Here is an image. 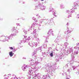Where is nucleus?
<instances>
[{"label":"nucleus","instance_id":"nucleus-9","mask_svg":"<svg viewBox=\"0 0 79 79\" xmlns=\"http://www.w3.org/2000/svg\"><path fill=\"white\" fill-rule=\"evenodd\" d=\"M26 68H27V66H26Z\"/></svg>","mask_w":79,"mask_h":79},{"label":"nucleus","instance_id":"nucleus-4","mask_svg":"<svg viewBox=\"0 0 79 79\" xmlns=\"http://www.w3.org/2000/svg\"><path fill=\"white\" fill-rule=\"evenodd\" d=\"M9 48L10 49H11V50H13V47H10Z\"/></svg>","mask_w":79,"mask_h":79},{"label":"nucleus","instance_id":"nucleus-7","mask_svg":"<svg viewBox=\"0 0 79 79\" xmlns=\"http://www.w3.org/2000/svg\"><path fill=\"white\" fill-rule=\"evenodd\" d=\"M76 54H78V52H76Z\"/></svg>","mask_w":79,"mask_h":79},{"label":"nucleus","instance_id":"nucleus-2","mask_svg":"<svg viewBox=\"0 0 79 79\" xmlns=\"http://www.w3.org/2000/svg\"><path fill=\"white\" fill-rule=\"evenodd\" d=\"M50 55L51 56H53V52H52L50 54Z\"/></svg>","mask_w":79,"mask_h":79},{"label":"nucleus","instance_id":"nucleus-8","mask_svg":"<svg viewBox=\"0 0 79 79\" xmlns=\"http://www.w3.org/2000/svg\"><path fill=\"white\" fill-rule=\"evenodd\" d=\"M44 0H41V1H44Z\"/></svg>","mask_w":79,"mask_h":79},{"label":"nucleus","instance_id":"nucleus-6","mask_svg":"<svg viewBox=\"0 0 79 79\" xmlns=\"http://www.w3.org/2000/svg\"><path fill=\"white\" fill-rule=\"evenodd\" d=\"M77 45H79V43H77Z\"/></svg>","mask_w":79,"mask_h":79},{"label":"nucleus","instance_id":"nucleus-1","mask_svg":"<svg viewBox=\"0 0 79 79\" xmlns=\"http://www.w3.org/2000/svg\"><path fill=\"white\" fill-rule=\"evenodd\" d=\"M9 55L10 56H12L13 55H14V53H13L12 52H10L9 53Z\"/></svg>","mask_w":79,"mask_h":79},{"label":"nucleus","instance_id":"nucleus-5","mask_svg":"<svg viewBox=\"0 0 79 79\" xmlns=\"http://www.w3.org/2000/svg\"><path fill=\"white\" fill-rule=\"evenodd\" d=\"M23 68L24 69H26V67H23Z\"/></svg>","mask_w":79,"mask_h":79},{"label":"nucleus","instance_id":"nucleus-3","mask_svg":"<svg viewBox=\"0 0 79 79\" xmlns=\"http://www.w3.org/2000/svg\"><path fill=\"white\" fill-rule=\"evenodd\" d=\"M74 48H75V49H78V50H79V47L77 48L76 47H75Z\"/></svg>","mask_w":79,"mask_h":79}]
</instances>
